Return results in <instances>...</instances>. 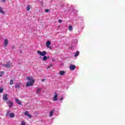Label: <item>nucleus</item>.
<instances>
[{"label": "nucleus", "instance_id": "1", "mask_svg": "<svg viewBox=\"0 0 125 125\" xmlns=\"http://www.w3.org/2000/svg\"><path fill=\"white\" fill-rule=\"evenodd\" d=\"M46 51H37V54L39 55H40V56H43V59L42 60L43 61H46L47 59H49V56H45L46 54Z\"/></svg>", "mask_w": 125, "mask_h": 125}, {"label": "nucleus", "instance_id": "2", "mask_svg": "<svg viewBox=\"0 0 125 125\" xmlns=\"http://www.w3.org/2000/svg\"><path fill=\"white\" fill-rule=\"evenodd\" d=\"M27 80H28L29 82L27 83L26 86H33L34 83H35V80H34V78L31 77H27Z\"/></svg>", "mask_w": 125, "mask_h": 125}, {"label": "nucleus", "instance_id": "3", "mask_svg": "<svg viewBox=\"0 0 125 125\" xmlns=\"http://www.w3.org/2000/svg\"><path fill=\"white\" fill-rule=\"evenodd\" d=\"M2 67L4 66L6 68H10V67H12V62H7L6 64H2Z\"/></svg>", "mask_w": 125, "mask_h": 125}, {"label": "nucleus", "instance_id": "4", "mask_svg": "<svg viewBox=\"0 0 125 125\" xmlns=\"http://www.w3.org/2000/svg\"><path fill=\"white\" fill-rule=\"evenodd\" d=\"M50 44H51V42H50V41H48L46 42V46L47 47V48H51V46H50Z\"/></svg>", "mask_w": 125, "mask_h": 125}, {"label": "nucleus", "instance_id": "5", "mask_svg": "<svg viewBox=\"0 0 125 125\" xmlns=\"http://www.w3.org/2000/svg\"><path fill=\"white\" fill-rule=\"evenodd\" d=\"M8 44V40L7 39H5L4 40L3 47H6Z\"/></svg>", "mask_w": 125, "mask_h": 125}, {"label": "nucleus", "instance_id": "6", "mask_svg": "<svg viewBox=\"0 0 125 125\" xmlns=\"http://www.w3.org/2000/svg\"><path fill=\"white\" fill-rule=\"evenodd\" d=\"M69 69L71 71H74V70H75V69H76V65H73V64L70 65L69 66Z\"/></svg>", "mask_w": 125, "mask_h": 125}, {"label": "nucleus", "instance_id": "7", "mask_svg": "<svg viewBox=\"0 0 125 125\" xmlns=\"http://www.w3.org/2000/svg\"><path fill=\"white\" fill-rule=\"evenodd\" d=\"M7 104L8 105L9 108H11L13 105V103H11V102L9 101H7Z\"/></svg>", "mask_w": 125, "mask_h": 125}, {"label": "nucleus", "instance_id": "8", "mask_svg": "<svg viewBox=\"0 0 125 125\" xmlns=\"http://www.w3.org/2000/svg\"><path fill=\"white\" fill-rule=\"evenodd\" d=\"M3 100H4L5 101H7V94H5L3 96Z\"/></svg>", "mask_w": 125, "mask_h": 125}, {"label": "nucleus", "instance_id": "9", "mask_svg": "<svg viewBox=\"0 0 125 125\" xmlns=\"http://www.w3.org/2000/svg\"><path fill=\"white\" fill-rule=\"evenodd\" d=\"M58 95L57 94H56L54 97H53V101H57L58 100V99H57V97H58Z\"/></svg>", "mask_w": 125, "mask_h": 125}, {"label": "nucleus", "instance_id": "10", "mask_svg": "<svg viewBox=\"0 0 125 125\" xmlns=\"http://www.w3.org/2000/svg\"><path fill=\"white\" fill-rule=\"evenodd\" d=\"M41 92H42V88H38L37 90V93L38 94H40V93H41Z\"/></svg>", "mask_w": 125, "mask_h": 125}, {"label": "nucleus", "instance_id": "11", "mask_svg": "<svg viewBox=\"0 0 125 125\" xmlns=\"http://www.w3.org/2000/svg\"><path fill=\"white\" fill-rule=\"evenodd\" d=\"M16 102H17L19 105H21V102L17 98L16 99Z\"/></svg>", "mask_w": 125, "mask_h": 125}, {"label": "nucleus", "instance_id": "12", "mask_svg": "<svg viewBox=\"0 0 125 125\" xmlns=\"http://www.w3.org/2000/svg\"><path fill=\"white\" fill-rule=\"evenodd\" d=\"M65 73V72L64 71H61L59 72V74L61 75V76H64V74Z\"/></svg>", "mask_w": 125, "mask_h": 125}, {"label": "nucleus", "instance_id": "13", "mask_svg": "<svg viewBox=\"0 0 125 125\" xmlns=\"http://www.w3.org/2000/svg\"><path fill=\"white\" fill-rule=\"evenodd\" d=\"M0 13H1V14L5 15V13H4L3 10H2V8L1 7H0Z\"/></svg>", "mask_w": 125, "mask_h": 125}, {"label": "nucleus", "instance_id": "14", "mask_svg": "<svg viewBox=\"0 0 125 125\" xmlns=\"http://www.w3.org/2000/svg\"><path fill=\"white\" fill-rule=\"evenodd\" d=\"M15 87L16 88H20V83H17L15 86Z\"/></svg>", "mask_w": 125, "mask_h": 125}, {"label": "nucleus", "instance_id": "15", "mask_svg": "<svg viewBox=\"0 0 125 125\" xmlns=\"http://www.w3.org/2000/svg\"><path fill=\"white\" fill-rule=\"evenodd\" d=\"M9 116L10 118H14V117L15 116V115L14 114V113H11L9 114Z\"/></svg>", "mask_w": 125, "mask_h": 125}, {"label": "nucleus", "instance_id": "16", "mask_svg": "<svg viewBox=\"0 0 125 125\" xmlns=\"http://www.w3.org/2000/svg\"><path fill=\"white\" fill-rule=\"evenodd\" d=\"M31 9V6L30 5H28L26 7V10L27 11H29V10Z\"/></svg>", "mask_w": 125, "mask_h": 125}, {"label": "nucleus", "instance_id": "17", "mask_svg": "<svg viewBox=\"0 0 125 125\" xmlns=\"http://www.w3.org/2000/svg\"><path fill=\"white\" fill-rule=\"evenodd\" d=\"M80 54V52L77 51L74 55V57H77V56H79V55Z\"/></svg>", "mask_w": 125, "mask_h": 125}, {"label": "nucleus", "instance_id": "18", "mask_svg": "<svg viewBox=\"0 0 125 125\" xmlns=\"http://www.w3.org/2000/svg\"><path fill=\"white\" fill-rule=\"evenodd\" d=\"M68 30L70 32H71V31H73V26H72V25L69 26L68 27Z\"/></svg>", "mask_w": 125, "mask_h": 125}, {"label": "nucleus", "instance_id": "19", "mask_svg": "<svg viewBox=\"0 0 125 125\" xmlns=\"http://www.w3.org/2000/svg\"><path fill=\"white\" fill-rule=\"evenodd\" d=\"M53 115V110H52L50 112V117H52Z\"/></svg>", "mask_w": 125, "mask_h": 125}, {"label": "nucleus", "instance_id": "20", "mask_svg": "<svg viewBox=\"0 0 125 125\" xmlns=\"http://www.w3.org/2000/svg\"><path fill=\"white\" fill-rule=\"evenodd\" d=\"M3 74H4V72L3 71H1L0 72V77H2V75H3Z\"/></svg>", "mask_w": 125, "mask_h": 125}, {"label": "nucleus", "instance_id": "21", "mask_svg": "<svg viewBox=\"0 0 125 125\" xmlns=\"http://www.w3.org/2000/svg\"><path fill=\"white\" fill-rule=\"evenodd\" d=\"M21 125H26V123H25V121H22L21 123Z\"/></svg>", "mask_w": 125, "mask_h": 125}, {"label": "nucleus", "instance_id": "22", "mask_svg": "<svg viewBox=\"0 0 125 125\" xmlns=\"http://www.w3.org/2000/svg\"><path fill=\"white\" fill-rule=\"evenodd\" d=\"M73 42L74 43H75V44H77V43H78V40L77 39L74 40Z\"/></svg>", "mask_w": 125, "mask_h": 125}, {"label": "nucleus", "instance_id": "23", "mask_svg": "<svg viewBox=\"0 0 125 125\" xmlns=\"http://www.w3.org/2000/svg\"><path fill=\"white\" fill-rule=\"evenodd\" d=\"M10 85H12V84H13V80H11L10 82Z\"/></svg>", "mask_w": 125, "mask_h": 125}, {"label": "nucleus", "instance_id": "24", "mask_svg": "<svg viewBox=\"0 0 125 125\" xmlns=\"http://www.w3.org/2000/svg\"><path fill=\"white\" fill-rule=\"evenodd\" d=\"M24 115H25V116H27L28 115H29V112L28 111H25L24 113Z\"/></svg>", "mask_w": 125, "mask_h": 125}, {"label": "nucleus", "instance_id": "25", "mask_svg": "<svg viewBox=\"0 0 125 125\" xmlns=\"http://www.w3.org/2000/svg\"><path fill=\"white\" fill-rule=\"evenodd\" d=\"M53 65L50 64V65H48V67H47V69H49L50 67H52Z\"/></svg>", "mask_w": 125, "mask_h": 125}, {"label": "nucleus", "instance_id": "26", "mask_svg": "<svg viewBox=\"0 0 125 125\" xmlns=\"http://www.w3.org/2000/svg\"><path fill=\"white\" fill-rule=\"evenodd\" d=\"M45 12H46V13H47V12H49V10H48V9H45Z\"/></svg>", "mask_w": 125, "mask_h": 125}, {"label": "nucleus", "instance_id": "27", "mask_svg": "<svg viewBox=\"0 0 125 125\" xmlns=\"http://www.w3.org/2000/svg\"><path fill=\"white\" fill-rule=\"evenodd\" d=\"M58 22H59V23H62V20H58Z\"/></svg>", "mask_w": 125, "mask_h": 125}, {"label": "nucleus", "instance_id": "28", "mask_svg": "<svg viewBox=\"0 0 125 125\" xmlns=\"http://www.w3.org/2000/svg\"><path fill=\"white\" fill-rule=\"evenodd\" d=\"M27 116L28 117V118H32V116H31V115H30V114H28Z\"/></svg>", "mask_w": 125, "mask_h": 125}, {"label": "nucleus", "instance_id": "29", "mask_svg": "<svg viewBox=\"0 0 125 125\" xmlns=\"http://www.w3.org/2000/svg\"><path fill=\"white\" fill-rule=\"evenodd\" d=\"M3 91V89H0V93H1L2 91Z\"/></svg>", "mask_w": 125, "mask_h": 125}, {"label": "nucleus", "instance_id": "30", "mask_svg": "<svg viewBox=\"0 0 125 125\" xmlns=\"http://www.w3.org/2000/svg\"><path fill=\"white\" fill-rule=\"evenodd\" d=\"M45 81V79H42V82H44Z\"/></svg>", "mask_w": 125, "mask_h": 125}, {"label": "nucleus", "instance_id": "31", "mask_svg": "<svg viewBox=\"0 0 125 125\" xmlns=\"http://www.w3.org/2000/svg\"><path fill=\"white\" fill-rule=\"evenodd\" d=\"M63 97H62V98H61L60 99V100H61V101H62V100H63Z\"/></svg>", "mask_w": 125, "mask_h": 125}, {"label": "nucleus", "instance_id": "32", "mask_svg": "<svg viewBox=\"0 0 125 125\" xmlns=\"http://www.w3.org/2000/svg\"><path fill=\"white\" fill-rule=\"evenodd\" d=\"M9 113V110H8V111H7L6 115H8Z\"/></svg>", "mask_w": 125, "mask_h": 125}, {"label": "nucleus", "instance_id": "33", "mask_svg": "<svg viewBox=\"0 0 125 125\" xmlns=\"http://www.w3.org/2000/svg\"><path fill=\"white\" fill-rule=\"evenodd\" d=\"M2 1H3V2H4L5 1V0H2Z\"/></svg>", "mask_w": 125, "mask_h": 125}, {"label": "nucleus", "instance_id": "34", "mask_svg": "<svg viewBox=\"0 0 125 125\" xmlns=\"http://www.w3.org/2000/svg\"><path fill=\"white\" fill-rule=\"evenodd\" d=\"M52 61H53V62H54V61H55V60H52Z\"/></svg>", "mask_w": 125, "mask_h": 125}, {"label": "nucleus", "instance_id": "35", "mask_svg": "<svg viewBox=\"0 0 125 125\" xmlns=\"http://www.w3.org/2000/svg\"><path fill=\"white\" fill-rule=\"evenodd\" d=\"M13 48H14V46H13Z\"/></svg>", "mask_w": 125, "mask_h": 125}]
</instances>
